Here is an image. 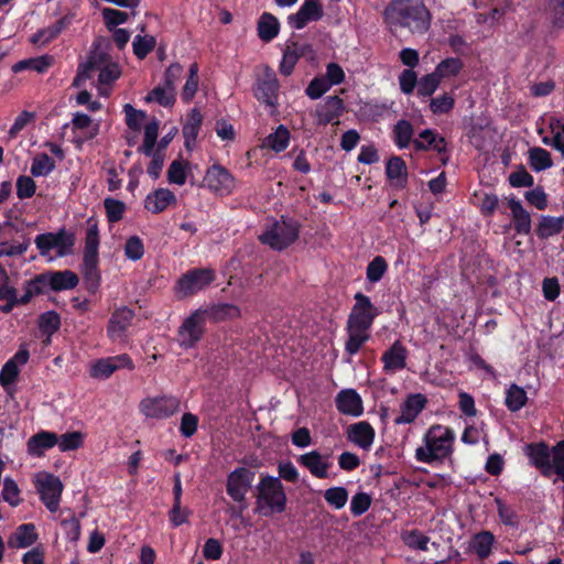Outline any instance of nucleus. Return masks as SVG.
I'll list each match as a JSON object with an SVG mask.
<instances>
[{
  "label": "nucleus",
  "mask_w": 564,
  "mask_h": 564,
  "mask_svg": "<svg viewBox=\"0 0 564 564\" xmlns=\"http://www.w3.org/2000/svg\"><path fill=\"white\" fill-rule=\"evenodd\" d=\"M383 21L392 28H408L424 33L431 24V13L425 4L414 0H392L383 11Z\"/></svg>",
  "instance_id": "f257e3e1"
},
{
  "label": "nucleus",
  "mask_w": 564,
  "mask_h": 564,
  "mask_svg": "<svg viewBox=\"0 0 564 564\" xmlns=\"http://www.w3.org/2000/svg\"><path fill=\"white\" fill-rule=\"evenodd\" d=\"M454 440L453 429L433 425L424 435V446L416 448L415 458L430 465L440 464L452 455Z\"/></svg>",
  "instance_id": "f03ea898"
},
{
  "label": "nucleus",
  "mask_w": 564,
  "mask_h": 564,
  "mask_svg": "<svg viewBox=\"0 0 564 564\" xmlns=\"http://www.w3.org/2000/svg\"><path fill=\"white\" fill-rule=\"evenodd\" d=\"M300 228L296 219L282 216L281 219H274L268 225L259 239L271 249L282 251L297 240Z\"/></svg>",
  "instance_id": "7ed1b4c3"
},
{
  "label": "nucleus",
  "mask_w": 564,
  "mask_h": 564,
  "mask_svg": "<svg viewBox=\"0 0 564 564\" xmlns=\"http://www.w3.org/2000/svg\"><path fill=\"white\" fill-rule=\"evenodd\" d=\"M216 280L212 268H192L183 273L173 286L177 300H184L206 290Z\"/></svg>",
  "instance_id": "20e7f679"
},
{
  "label": "nucleus",
  "mask_w": 564,
  "mask_h": 564,
  "mask_svg": "<svg viewBox=\"0 0 564 564\" xmlns=\"http://www.w3.org/2000/svg\"><path fill=\"white\" fill-rule=\"evenodd\" d=\"M355 304L348 315L346 325L350 327L371 330L375 319L380 314L379 308L371 302L370 297L361 292L354 295Z\"/></svg>",
  "instance_id": "39448f33"
},
{
  "label": "nucleus",
  "mask_w": 564,
  "mask_h": 564,
  "mask_svg": "<svg viewBox=\"0 0 564 564\" xmlns=\"http://www.w3.org/2000/svg\"><path fill=\"white\" fill-rule=\"evenodd\" d=\"M206 332V319L202 308H197L187 316L177 329L178 345L183 349H191L202 340Z\"/></svg>",
  "instance_id": "423d86ee"
},
{
  "label": "nucleus",
  "mask_w": 564,
  "mask_h": 564,
  "mask_svg": "<svg viewBox=\"0 0 564 564\" xmlns=\"http://www.w3.org/2000/svg\"><path fill=\"white\" fill-rule=\"evenodd\" d=\"M120 369H134L133 360L128 354L96 359L90 364L88 372L93 379L106 380Z\"/></svg>",
  "instance_id": "0eeeda50"
},
{
  "label": "nucleus",
  "mask_w": 564,
  "mask_h": 564,
  "mask_svg": "<svg viewBox=\"0 0 564 564\" xmlns=\"http://www.w3.org/2000/svg\"><path fill=\"white\" fill-rule=\"evenodd\" d=\"M134 317V310L128 306L123 305L115 308L106 327L108 338L112 343L123 340L127 337V332L132 325Z\"/></svg>",
  "instance_id": "6e6552de"
},
{
  "label": "nucleus",
  "mask_w": 564,
  "mask_h": 564,
  "mask_svg": "<svg viewBox=\"0 0 564 564\" xmlns=\"http://www.w3.org/2000/svg\"><path fill=\"white\" fill-rule=\"evenodd\" d=\"M204 182L212 192L221 196L231 194L236 187L234 175L220 164L207 169Z\"/></svg>",
  "instance_id": "1a4fd4ad"
},
{
  "label": "nucleus",
  "mask_w": 564,
  "mask_h": 564,
  "mask_svg": "<svg viewBox=\"0 0 564 564\" xmlns=\"http://www.w3.org/2000/svg\"><path fill=\"white\" fill-rule=\"evenodd\" d=\"M280 83L275 73L267 67L262 77L258 78L254 87V97L261 104L275 108L278 105Z\"/></svg>",
  "instance_id": "9d476101"
},
{
  "label": "nucleus",
  "mask_w": 564,
  "mask_h": 564,
  "mask_svg": "<svg viewBox=\"0 0 564 564\" xmlns=\"http://www.w3.org/2000/svg\"><path fill=\"white\" fill-rule=\"evenodd\" d=\"M178 406V400L173 397L144 399L140 403V410L147 417L159 420L172 416Z\"/></svg>",
  "instance_id": "9b49d317"
},
{
  "label": "nucleus",
  "mask_w": 564,
  "mask_h": 564,
  "mask_svg": "<svg viewBox=\"0 0 564 564\" xmlns=\"http://www.w3.org/2000/svg\"><path fill=\"white\" fill-rule=\"evenodd\" d=\"M323 14L324 10L319 0H304L299 10L288 17V23L291 28L301 30L308 22L321 20Z\"/></svg>",
  "instance_id": "f8f14e48"
},
{
  "label": "nucleus",
  "mask_w": 564,
  "mask_h": 564,
  "mask_svg": "<svg viewBox=\"0 0 564 564\" xmlns=\"http://www.w3.org/2000/svg\"><path fill=\"white\" fill-rule=\"evenodd\" d=\"M525 454L531 464L541 470L543 475L553 474L552 448L544 442L530 443L525 446Z\"/></svg>",
  "instance_id": "ddd939ff"
},
{
  "label": "nucleus",
  "mask_w": 564,
  "mask_h": 564,
  "mask_svg": "<svg viewBox=\"0 0 564 564\" xmlns=\"http://www.w3.org/2000/svg\"><path fill=\"white\" fill-rule=\"evenodd\" d=\"M344 110L345 104L340 97L336 95L327 96L323 102H319L316 106V122L319 126H327L334 122L335 120H338V118L343 115ZM336 123H338V121H336Z\"/></svg>",
  "instance_id": "4468645a"
},
{
  "label": "nucleus",
  "mask_w": 564,
  "mask_h": 564,
  "mask_svg": "<svg viewBox=\"0 0 564 564\" xmlns=\"http://www.w3.org/2000/svg\"><path fill=\"white\" fill-rule=\"evenodd\" d=\"M427 398L422 393H411L401 404V413L393 422L397 425L410 424L415 421L420 413L425 409Z\"/></svg>",
  "instance_id": "2eb2a0df"
},
{
  "label": "nucleus",
  "mask_w": 564,
  "mask_h": 564,
  "mask_svg": "<svg viewBox=\"0 0 564 564\" xmlns=\"http://www.w3.org/2000/svg\"><path fill=\"white\" fill-rule=\"evenodd\" d=\"M406 358L408 349L400 340H395L381 356L384 372L393 373L404 369L406 366Z\"/></svg>",
  "instance_id": "dca6fc26"
},
{
  "label": "nucleus",
  "mask_w": 564,
  "mask_h": 564,
  "mask_svg": "<svg viewBox=\"0 0 564 564\" xmlns=\"http://www.w3.org/2000/svg\"><path fill=\"white\" fill-rule=\"evenodd\" d=\"M39 539L34 523H22L9 535L7 545L9 549L19 550L32 546Z\"/></svg>",
  "instance_id": "f3484780"
},
{
  "label": "nucleus",
  "mask_w": 564,
  "mask_h": 564,
  "mask_svg": "<svg viewBox=\"0 0 564 564\" xmlns=\"http://www.w3.org/2000/svg\"><path fill=\"white\" fill-rule=\"evenodd\" d=\"M335 404L341 414L360 416L364 413L361 397L354 389H345L338 392Z\"/></svg>",
  "instance_id": "a211bd4d"
},
{
  "label": "nucleus",
  "mask_w": 564,
  "mask_h": 564,
  "mask_svg": "<svg viewBox=\"0 0 564 564\" xmlns=\"http://www.w3.org/2000/svg\"><path fill=\"white\" fill-rule=\"evenodd\" d=\"M375 436V429L367 421L350 424L347 429V440L366 451L371 447Z\"/></svg>",
  "instance_id": "6ab92c4d"
},
{
  "label": "nucleus",
  "mask_w": 564,
  "mask_h": 564,
  "mask_svg": "<svg viewBox=\"0 0 564 564\" xmlns=\"http://www.w3.org/2000/svg\"><path fill=\"white\" fill-rule=\"evenodd\" d=\"M310 48L307 44H300L295 41H288L283 51L282 61L279 66V70L284 76H290L299 59L305 55Z\"/></svg>",
  "instance_id": "aec40b11"
},
{
  "label": "nucleus",
  "mask_w": 564,
  "mask_h": 564,
  "mask_svg": "<svg viewBox=\"0 0 564 564\" xmlns=\"http://www.w3.org/2000/svg\"><path fill=\"white\" fill-rule=\"evenodd\" d=\"M256 473L246 467H238L227 478V494H246L251 489Z\"/></svg>",
  "instance_id": "412c9836"
},
{
  "label": "nucleus",
  "mask_w": 564,
  "mask_h": 564,
  "mask_svg": "<svg viewBox=\"0 0 564 564\" xmlns=\"http://www.w3.org/2000/svg\"><path fill=\"white\" fill-rule=\"evenodd\" d=\"M58 442V436L54 432L40 431L32 435L28 443V453L33 457H41L44 453L53 448Z\"/></svg>",
  "instance_id": "4be33fe9"
},
{
  "label": "nucleus",
  "mask_w": 564,
  "mask_h": 564,
  "mask_svg": "<svg viewBox=\"0 0 564 564\" xmlns=\"http://www.w3.org/2000/svg\"><path fill=\"white\" fill-rule=\"evenodd\" d=\"M297 463L307 468L310 473L317 478H326L328 476L330 463L327 457H323L317 451H312L299 456Z\"/></svg>",
  "instance_id": "5701e85b"
},
{
  "label": "nucleus",
  "mask_w": 564,
  "mask_h": 564,
  "mask_svg": "<svg viewBox=\"0 0 564 564\" xmlns=\"http://www.w3.org/2000/svg\"><path fill=\"white\" fill-rule=\"evenodd\" d=\"M200 308L205 319H209L214 323L236 319L241 315L240 308L237 305L230 303H218L208 307Z\"/></svg>",
  "instance_id": "b1692460"
},
{
  "label": "nucleus",
  "mask_w": 564,
  "mask_h": 564,
  "mask_svg": "<svg viewBox=\"0 0 564 564\" xmlns=\"http://www.w3.org/2000/svg\"><path fill=\"white\" fill-rule=\"evenodd\" d=\"M508 207L511 210L513 229L518 235L528 236L531 234V215L524 209L521 202L516 197L508 200Z\"/></svg>",
  "instance_id": "393cba45"
},
{
  "label": "nucleus",
  "mask_w": 564,
  "mask_h": 564,
  "mask_svg": "<svg viewBox=\"0 0 564 564\" xmlns=\"http://www.w3.org/2000/svg\"><path fill=\"white\" fill-rule=\"evenodd\" d=\"M45 273L48 289L54 292L72 290L76 288L79 282L77 274L70 270L47 271Z\"/></svg>",
  "instance_id": "a878e982"
},
{
  "label": "nucleus",
  "mask_w": 564,
  "mask_h": 564,
  "mask_svg": "<svg viewBox=\"0 0 564 564\" xmlns=\"http://www.w3.org/2000/svg\"><path fill=\"white\" fill-rule=\"evenodd\" d=\"M202 123H203V116L199 112V110L196 108L192 109L188 112V115L186 117V121L182 128V133H183V137L185 140L184 147L186 148V150H188V151L193 150V147L196 143V140L198 137V132L202 128Z\"/></svg>",
  "instance_id": "bb28decb"
},
{
  "label": "nucleus",
  "mask_w": 564,
  "mask_h": 564,
  "mask_svg": "<svg viewBox=\"0 0 564 564\" xmlns=\"http://www.w3.org/2000/svg\"><path fill=\"white\" fill-rule=\"evenodd\" d=\"M347 339L345 341L344 351L349 357L356 356L364 345L370 339V330L365 328L350 327L346 325L345 327Z\"/></svg>",
  "instance_id": "cd10ccee"
},
{
  "label": "nucleus",
  "mask_w": 564,
  "mask_h": 564,
  "mask_svg": "<svg viewBox=\"0 0 564 564\" xmlns=\"http://www.w3.org/2000/svg\"><path fill=\"white\" fill-rule=\"evenodd\" d=\"M175 202L176 197L172 191L167 188H159L147 196L144 207L153 214H160Z\"/></svg>",
  "instance_id": "c85d7f7f"
},
{
  "label": "nucleus",
  "mask_w": 564,
  "mask_h": 564,
  "mask_svg": "<svg viewBox=\"0 0 564 564\" xmlns=\"http://www.w3.org/2000/svg\"><path fill=\"white\" fill-rule=\"evenodd\" d=\"M99 245L98 221L90 217L87 220L83 259L99 260Z\"/></svg>",
  "instance_id": "c756f323"
},
{
  "label": "nucleus",
  "mask_w": 564,
  "mask_h": 564,
  "mask_svg": "<svg viewBox=\"0 0 564 564\" xmlns=\"http://www.w3.org/2000/svg\"><path fill=\"white\" fill-rule=\"evenodd\" d=\"M256 512L262 517L281 513L286 507V496H256Z\"/></svg>",
  "instance_id": "7c9ffc66"
},
{
  "label": "nucleus",
  "mask_w": 564,
  "mask_h": 564,
  "mask_svg": "<svg viewBox=\"0 0 564 564\" xmlns=\"http://www.w3.org/2000/svg\"><path fill=\"white\" fill-rule=\"evenodd\" d=\"M280 26V21L274 14L263 12L257 23L259 39L265 43L273 41L279 35Z\"/></svg>",
  "instance_id": "2f4dec72"
},
{
  "label": "nucleus",
  "mask_w": 564,
  "mask_h": 564,
  "mask_svg": "<svg viewBox=\"0 0 564 564\" xmlns=\"http://www.w3.org/2000/svg\"><path fill=\"white\" fill-rule=\"evenodd\" d=\"M564 228V216L554 217L550 215L540 216L535 228V235L539 239L544 240L562 232Z\"/></svg>",
  "instance_id": "473e14b6"
},
{
  "label": "nucleus",
  "mask_w": 564,
  "mask_h": 564,
  "mask_svg": "<svg viewBox=\"0 0 564 564\" xmlns=\"http://www.w3.org/2000/svg\"><path fill=\"white\" fill-rule=\"evenodd\" d=\"M386 175L388 180L395 181V185L404 188L408 184V167L401 156L393 155L386 164Z\"/></svg>",
  "instance_id": "72a5a7b5"
},
{
  "label": "nucleus",
  "mask_w": 564,
  "mask_h": 564,
  "mask_svg": "<svg viewBox=\"0 0 564 564\" xmlns=\"http://www.w3.org/2000/svg\"><path fill=\"white\" fill-rule=\"evenodd\" d=\"M53 62L54 58L51 55L25 58L13 64L12 72L18 74L24 70H34L39 74H43L53 65Z\"/></svg>",
  "instance_id": "f704fd0d"
},
{
  "label": "nucleus",
  "mask_w": 564,
  "mask_h": 564,
  "mask_svg": "<svg viewBox=\"0 0 564 564\" xmlns=\"http://www.w3.org/2000/svg\"><path fill=\"white\" fill-rule=\"evenodd\" d=\"M99 260L83 259V276L85 289L90 294L99 290L101 275L98 268Z\"/></svg>",
  "instance_id": "c9c22d12"
},
{
  "label": "nucleus",
  "mask_w": 564,
  "mask_h": 564,
  "mask_svg": "<svg viewBox=\"0 0 564 564\" xmlns=\"http://www.w3.org/2000/svg\"><path fill=\"white\" fill-rule=\"evenodd\" d=\"M414 128L406 119H400L393 127L392 140L399 149H408L413 145Z\"/></svg>",
  "instance_id": "e433bc0d"
},
{
  "label": "nucleus",
  "mask_w": 564,
  "mask_h": 564,
  "mask_svg": "<svg viewBox=\"0 0 564 564\" xmlns=\"http://www.w3.org/2000/svg\"><path fill=\"white\" fill-rule=\"evenodd\" d=\"M290 131L289 129L280 124L274 132L267 135L263 140V148L271 149L272 151L280 153L284 151L290 143Z\"/></svg>",
  "instance_id": "4c0bfd02"
},
{
  "label": "nucleus",
  "mask_w": 564,
  "mask_h": 564,
  "mask_svg": "<svg viewBox=\"0 0 564 564\" xmlns=\"http://www.w3.org/2000/svg\"><path fill=\"white\" fill-rule=\"evenodd\" d=\"M442 79L434 73L423 75L419 79L416 96L421 101H426L433 97L434 93L438 89Z\"/></svg>",
  "instance_id": "58836bf2"
},
{
  "label": "nucleus",
  "mask_w": 564,
  "mask_h": 564,
  "mask_svg": "<svg viewBox=\"0 0 564 564\" xmlns=\"http://www.w3.org/2000/svg\"><path fill=\"white\" fill-rule=\"evenodd\" d=\"M494 542V534L489 531H482L474 535L469 546L480 560H484L490 555Z\"/></svg>",
  "instance_id": "ea45409f"
},
{
  "label": "nucleus",
  "mask_w": 564,
  "mask_h": 564,
  "mask_svg": "<svg viewBox=\"0 0 564 564\" xmlns=\"http://www.w3.org/2000/svg\"><path fill=\"white\" fill-rule=\"evenodd\" d=\"M37 494H62L64 485L59 477L50 473H40L35 477Z\"/></svg>",
  "instance_id": "a19ab883"
},
{
  "label": "nucleus",
  "mask_w": 564,
  "mask_h": 564,
  "mask_svg": "<svg viewBox=\"0 0 564 564\" xmlns=\"http://www.w3.org/2000/svg\"><path fill=\"white\" fill-rule=\"evenodd\" d=\"M529 165L534 172H541L550 169L553 161L549 151L543 148L535 147L529 150Z\"/></svg>",
  "instance_id": "79ce46f5"
},
{
  "label": "nucleus",
  "mask_w": 564,
  "mask_h": 564,
  "mask_svg": "<svg viewBox=\"0 0 564 564\" xmlns=\"http://www.w3.org/2000/svg\"><path fill=\"white\" fill-rule=\"evenodd\" d=\"M61 315L56 311L44 312L37 318L40 332L48 337H52L61 328Z\"/></svg>",
  "instance_id": "37998d69"
},
{
  "label": "nucleus",
  "mask_w": 564,
  "mask_h": 564,
  "mask_svg": "<svg viewBox=\"0 0 564 564\" xmlns=\"http://www.w3.org/2000/svg\"><path fill=\"white\" fill-rule=\"evenodd\" d=\"M429 109L433 115L441 116L449 113L455 107L453 93H443L440 96L429 99Z\"/></svg>",
  "instance_id": "c03bdc74"
},
{
  "label": "nucleus",
  "mask_w": 564,
  "mask_h": 564,
  "mask_svg": "<svg viewBox=\"0 0 564 564\" xmlns=\"http://www.w3.org/2000/svg\"><path fill=\"white\" fill-rule=\"evenodd\" d=\"M181 497L182 496H174L172 508L169 511V520L173 528L187 523L188 518L193 513L187 506L182 505Z\"/></svg>",
  "instance_id": "a18cd8bd"
},
{
  "label": "nucleus",
  "mask_w": 564,
  "mask_h": 564,
  "mask_svg": "<svg viewBox=\"0 0 564 564\" xmlns=\"http://www.w3.org/2000/svg\"><path fill=\"white\" fill-rule=\"evenodd\" d=\"M403 543L411 550L427 551L430 538L417 529L406 530L401 533Z\"/></svg>",
  "instance_id": "49530a36"
},
{
  "label": "nucleus",
  "mask_w": 564,
  "mask_h": 564,
  "mask_svg": "<svg viewBox=\"0 0 564 564\" xmlns=\"http://www.w3.org/2000/svg\"><path fill=\"white\" fill-rule=\"evenodd\" d=\"M527 401V392L516 383L511 384L507 390L505 403L509 411L517 412L521 410L525 405Z\"/></svg>",
  "instance_id": "de8ad7c7"
},
{
  "label": "nucleus",
  "mask_w": 564,
  "mask_h": 564,
  "mask_svg": "<svg viewBox=\"0 0 564 564\" xmlns=\"http://www.w3.org/2000/svg\"><path fill=\"white\" fill-rule=\"evenodd\" d=\"M75 242L76 237L74 232L67 231L65 228H61L55 232V249L57 250L58 257L70 254Z\"/></svg>",
  "instance_id": "09e8293b"
},
{
  "label": "nucleus",
  "mask_w": 564,
  "mask_h": 564,
  "mask_svg": "<svg viewBox=\"0 0 564 564\" xmlns=\"http://www.w3.org/2000/svg\"><path fill=\"white\" fill-rule=\"evenodd\" d=\"M464 67L458 57H447L441 61L433 70L442 80L446 77L457 76Z\"/></svg>",
  "instance_id": "8fccbe9b"
},
{
  "label": "nucleus",
  "mask_w": 564,
  "mask_h": 564,
  "mask_svg": "<svg viewBox=\"0 0 564 564\" xmlns=\"http://www.w3.org/2000/svg\"><path fill=\"white\" fill-rule=\"evenodd\" d=\"M55 161L46 153L36 154L31 164V174L34 177L46 176L55 170Z\"/></svg>",
  "instance_id": "3c124183"
},
{
  "label": "nucleus",
  "mask_w": 564,
  "mask_h": 564,
  "mask_svg": "<svg viewBox=\"0 0 564 564\" xmlns=\"http://www.w3.org/2000/svg\"><path fill=\"white\" fill-rule=\"evenodd\" d=\"M147 101H156L163 107H171L175 102V89L167 88L166 85H159L147 96Z\"/></svg>",
  "instance_id": "603ef678"
},
{
  "label": "nucleus",
  "mask_w": 564,
  "mask_h": 564,
  "mask_svg": "<svg viewBox=\"0 0 564 564\" xmlns=\"http://www.w3.org/2000/svg\"><path fill=\"white\" fill-rule=\"evenodd\" d=\"M156 40L152 35H135L132 42L133 54L139 59H144L155 47Z\"/></svg>",
  "instance_id": "864d4df0"
},
{
  "label": "nucleus",
  "mask_w": 564,
  "mask_h": 564,
  "mask_svg": "<svg viewBox=\"0 0 564 564\" xmlns=\"http://www.w3.org/2000/svg\"><path fill=\"white\" fill-rule=\"evenodd\" d=\"M388 270L387 260L382 256H376L367 265L366 278L371 283L379 282Z\"/></svg>",
  "instance_id": "5fc2aeb1"
},
{
  "label": "nucleus",
  "mask_w": 564,
  "mask_h": 564,
  "mask_svg": "<svg viewBox=\"0 0 564 564\" xmlns=\"http://www.w3.org/2000/svg\"><path fill=\"white\" fill-rule=\"evenodd\" d=\"M106 216L109 223L115 224L122 219L126 212V204L122 200L107 197L104 200Z\"/></svg>",
  "instance_id": "6e6d98bb"
},
{
  "label": "nucleus",
  "mask_w": 564,
  "mask_h": 564,
  "mask_svg": "<svg viewBox=\"0 0 564 564\" xmlns=\"http://www.w3.org/2000/svg\"><path fill=\"white\" fill-rule=\"evenodd\" d=\"M84 434L78 431L67 432L58 437V445L61 452H69L78 449L83 446Z\"/></svg>",
  "instance_id": "4d7b16f0"
},
{
  "label": "nucleus",
  "mask_w": 564,
  "mask_h": 564,
  "mask_svg": "<svg viewBox=\"0 0 564 564\" xmlns=\"http://www.w3.org/2000/svg\"><path fill=\"white\" fill-rule=\"evenodd\" d=\"M441 134L433 129H424L419 133V139L413 140V148L417 152L430 151Z\"/></svg>",
  "instance_id": "13d9d810"
},
{
  "label": "nucleus",
  "mask_w": 564,
  "mask_h": 564,
  "mask_svg": "<svg viewBox=\"0 0 564 564\" xmlns=\"http://www.w3.org/2000/svg\"><path fill=\"white\" fill-rule=\"evenodd\" d=\"M398 79L400 90L404 95H412L415 88H417L420 78H417V74L414 69L405 68L400 73Z\"/></svg>",
  "instance_id": "bf43d9fd"
},
{
  "label": "nucleus",
  "mask_w": 564,
  "mask_h": 564,
  "mask_svg": "<svg viewBox=\"0 0 564 564\" xmlns=\"http://www.w3.org/2000/svg\"><path fill=\"white\" fill-rule=\"evenodd\" d=\"M105 25L109 31L116 29V26L123 24L128 21V13L112 8H104L101 10Z\"/></svg>",
  "instance_id": "052dcab7"
},
{
  "label": "nucleus",
  "mask_w": 564,
  "mask_h": 564,
  "mask_svg": "<svg viewBox=\"0 0 564 564\" xmlns=\"http://www.w3.org/2000/svg\"><path fill=\"white\" fill-rule=\"evenodd\" d=\"M188 162L174 160L167 170V180L172 184L184 185L186 183V166Z\"/></svg>",
  "instance_id": "680f3d73"
},
{
  "label": "nucleus",
  "mask_w": 564,
  "mask_h": 564,
  "mask_svg": "<svg viewBox=\"0 0 564 564\" xmlns=\"http://www.w3.org/2000/svg\"><path fill=\"white\" fill-rule=\"evenodd\" d=\"M144 254V245L139 236H131L124 245V256L132 261L140 260Z\"/></svg>",
  "instance_id": "e2e57ef3"
},
{
  "label": "nucleus",
  "mask_w": 564,
  "mask_h": 564,
  "mask_svg": "<svg viewBox=\"0 0 564 564\" xmlns=\"http://www.w3.org/2000/svg\"><path fill=\"white\" fill-rule=\"evenodd\" d=\"M553 474L564 482V440L552 447Z\"/></svg>",
  "instance_id": "0e129e2a"
},
{
  "label": "nucleus",
  "mask_w": 564,
  "mask_h": 564,
  "mask_svg": "<svg viewBox=\"0 0 564 564\" xmlns=\"http://www.w3.org/2000/svg\"><path fill=\"white\" fill-rule=\"evenodd\" d=\"M257 489V494H284L280 478L269 475L261 476Z\"/></svg>",
  "instance_id": "69168bd1"
},
{
  "label": "nucleus",
  "mask_w": 564,
  "mask_h": 564,
  "mask_svg": "<svg viewBox=\"0 0 564 564\" xmlns=\"http://www.w3.org/2000/svg\"><path fill=\"white\" fill-rule=\"evenodd\" d=\"M509 183L512 187H531L534 184L533 176L525 170L524 166H520L517 171L509 175Z\"/></svg>",
  "instance_id": "338daca9"
},
{
  "label": "nucleus",
  "mask_w": 564,
  "mask_h": 564,
  "mask_svg": "<svg viewBox=\"0 0 564 564\" xmlns=\"http://www.w3.org/2000/svg\"><path fill=\"white\" fill-rule=\"evenodd\" d=\"M329 88V83L324 77H315L307 85L305 94L315 100L321 98Z\"/></svg>",
  "instance_id": "774afa93"
}]
</instances>
